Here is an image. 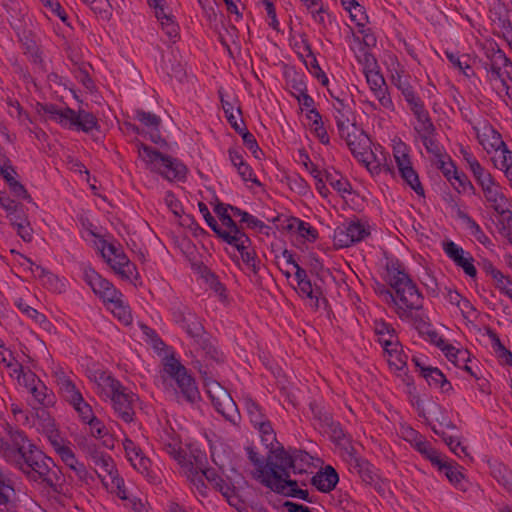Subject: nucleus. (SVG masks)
<instances>
[{"mask_svg": "<svg viewBox=\"0 0 512 512\" xmlns=\"http://www.w3.org/2000/svg\"><path fill=\"white\" fill-rule=\"evenodd\" d=\"M298 284L299 293L303 296H306L312 301V306L314 308L319 307V300L322 296V291L319 287H313L310 280L303 281Z\"/></svg>", "mask_w": 512, "mask_h": 512, "instance_id": "603ef678", "label": "nucleus"}, {"mask_svg": "<svg viewBox=\"0 0 512 512\" xmlns=\"http://www.w3.org/2000/svg\"><path fill=\"white\" fill-rule=\"evenodd\" d=\"M199 210L201 214L203 215L207 225L213 230V232L222 240V241H228L233 240L232 237H230L228 234L224 232V229L221 228L215 218L211 215L208 207L203 202H200L198 204Z\"/></svg>", "mask_w": 512, "mask_h": 512, "instance_id": "09e8293b", "label": "nucleus"}, {"mask_svg": "<svg viewBox=\"0 0 512 512\" xmlns=\"http://www.w3.org/2000/svg\"><path fill=\"white\" fill-rule=\"evenodd\" d=\"M326 181L340 194H350L352 186L350 182L337 172H325Z\"/></svg>", "mask_w": 512, "mask_h": 512, "instance_id": "49530a36", "label": "nucleus"}, {"mask_svg": "<svg viewBox=\"0 0 512 512\" xmlns=\"http://www.w3.org/2000/svg\"><path fill=\"white\" fill-rule=\"evenodd\" d=\"M15 483L12 473L0 464V512H16Z\"/></svg>", "mask_w": 512, "mask_h": 512, "instance_id": "6ab92c4d", "label": "nucleus"}, {"mask_svg": "<svg viewBox=\"0 0 512 512\" xmlns=\"http://www.w3.org/2000/svg\"><path fill=\"white\" fill-rule=\"evenodd\" d=\"M102 255L107 263L122 279L131 280L136 271L135 265L115 246L108 244L102 248Z\"/></svg>", "mask_w": 512, "mask_h": 512, "instance_id": "9d476101", "label": "nucleus"}, {"mask_svg": "<svg viewBox=\"0 0 512 512\" xmlns=\"http://www.w3.org/2000/svg\"><path fill=\"white\" fill-rule=\"evenodd\" d=\"M172 316L175 323L179 324L194 340L204 334L205 331L201 321L186 306L178 304L173 307Z\"/></svg>", "mask_w": 512, "mask_h": 512, "instance_id": "dca6fc26", "label": "nucleus"}, {"mask_svg": "<svg viewBox=\"0 0 512 512\" xmlns=\"http://www.w3.org/2000/svg\"><path fill=\"white\" fill-rule=\"evenodd\" d=\"M250 243V240L249 242L243 241L242 248L240 245L234 247L240 253L242 261L247 266V268L250 269L254 275H257L260 270V262L256 259V253L254 251L247 250Z\"/></svg>", "mask_w": 512, "mask_h": 512, "instance_id": "a18cd8bd", "label": "nucleus"}, {"mask_svg": "<svg viewBox=\"0 0 512 512\" xmlns=\"http://www.w3.org/2000/svg\"><path fill=\"white\" fill-rule=\"evenodd\" d=\"M335 120L338 133L345 140L351 153L359 161L368 164V156L372 154L369 136L355 123H351L349 119L336 116Z\"/></svg>", "mask_w": 512, "mask_h": 512, "instance_id": "0eeeda50", "label": "nucleus"}, {"mask_svg": "<svg viewBox=\"0 0 512 512\" xmlns=\"http://www.w3.org/2000/svg\"><path fill=\"white\" fill-rule=\"evenodd\" d=\"M291 455L294 462V474H301L305 472L304 466H309L311 464L312 457L302 450H295Z\"/></svg>", "mask_w": 512, "mask_h": 512, "instance_id": "680f3d73", "label": "nucleus"}, {"mask_svg": "<svg viewBox=\"0 0 512 512\" xmlns=\"http://www.w3.org/2000/svg\"><path fill=\"white\" fill-rule=\"evenodd\" d=\"M126 457L131 465L146 477H151V460L143 455L142 450L130 439L123 441Z\"/></svg>", "mask_w": 512, "mask_h": 512, "instance_id": "4be33fe9", "label": "nucleus"}, {"mask_svg": "<svg viewBox=\"0 0 512 512\" xmlns=\"http://www.w3.org/2000/svg\"><path fill=\"white\" fill-rule=\"evenodd\" d=\"M84 423L89 425L90 434L97 439H103L109 434L106 426L96 416H93L91 419H88Z\"/></svg>", "mask_w": 512, "mask_h": 512, "instance_id": "0e129e2a", "label": "nucleus"}, {"mask_svg": "<svg viewBox=\"0 0 512 512\" xmlns=\"http://www.w3.org/2000/svg\"><path fill=\"white\" fill-rule=\"evenodd\" d=\"M443 250L446 255L456 264V266L463 269L466 275L475 278L477 275L476 267L473 262L474 259L469 252L458 246L453 241H448L443 244Z\"/></svg>", "mask_w": 512, "mask_h": 512, "instance_id": "a211bd4d", "label": "nucleus"}, {"mask_svg": "<svg viewBox=\"0 0 512 512\" xmlns=\"http://www.w3.org/2000/svg\"><path fill=\"white\" fill-rule=\"evenodd\" d=\"M96 384L97 394L103 399L112 400L124 388L117 379L105 372L98 376Z\"/></svg>", "mask_w": 512, "mask_h": 512, "instance_id": "cd10ccee", "label": "nucleus"}, {"mask_svg": "<svg viewBox=\"0 0 512 512\" xmlns=\"http://www.w3.org/2000/svg\"><path fill=\"white\" fill-rule=\"evenodd\" d=\"M484 197L489 206L498 214L508 208V199L500 191V187L494 182L482 188Z\"/></svg>", "mask_w": 512, "mask_h": 512, "instance_id": "7c9ffc66", "label": "nucleus"}, {"mask_svg": "<svg viewBox=\"0 0 512 512\" xmlns=\"http://www.w3.org/2000/svg\"><path fill=\"white\" fill-rule=\"evenodd\" d=\"M133 119L140 122L143 134H149L151 141L158 143L160 135L158 134L159 119L157 115L138 109L135 110Z\"/></svg>", "mask_w": 512, "mask_h": 512, "instance_id": "bb28decb", "label": "nucleus"}, {"mask_svg": "<svg viewBox=\"0 0 512 512\" xmlns=\"http://www.w3.org/2000/svg\"><path fill=\"white\" fill-rule=\"evenodd\" d=\"M414 129L418 133L427 152L432 154L435 157V159L438 157L441 158V155H443V151L442 147L434 139L436 128L432 120H428L421 124H417L415 125Z\"/></svg>", "mask_w": 512, "mask_h": 512, "instance_id": "b1692460", "label": "nucleus"}, {"mask_svg": "<svg viewBox=\"0 0 512 512\" xmlns=\"http://www.w3.org/2000/svg\"><path fill=\"white\" fill-rule=\"evenodd\" d=\"M136 399L137 396L124 387L122 391L117 393L116 397L111 400L115 413L126 423H130L134 420V403Z\"/></svg>", "mask_w": 512, "mask_h": 512, "instance_id": "412c9836", "label": "nucleus"}, {"mask_svg": "<svg viewBox=\"0 0 512 512\" xmlns=\"http://www.w3.org/2000/svg\"><path fill=\"white\" fill-rule=\"evenodd\" d=\"M138 154L146 169L156 175L160 174V152L142 142L137 143Z\"/></svg>", "mask_w": 512, "mask_h": 512, "instance_id": "473e14b6", "label": "nucleus"}, {"mask_svg": "<svg viewBox=\"0 0 512 512\" xmlns=\"http://www.w3.org/2000/svg\"><path fill=\"white\" fill-rule=\"evenodd\" d=\"M45 421L46 425L44 426V433L55 452L70 443L60 434L53 419L48 416Z\"/></svg>", "mask_w": 512, "mask_h": 512, "instance_id": "58836bf2", "label": "nucleus"}, {"mask_svg": "<svg viewBox=\"0 0 512 512\" xmlns=\"http://www.w3.org/2000/svg\"><path fill=\"white\" fill-rule=\"evenodd\" d=\"M374 331L378 336V341L383 349L387 346H397L398 338L395 335L394 328L384 321H376Z\"/></svg>", "mask_w": 512, "mask_h": 512, "instance_id": "e433bc0d", "label": "nucleus"}, {"mask_svg": "<svg viewBox=\"0 0 512 512\" xmlns=\"http://www.w3.org/2000/svg\"><path fill=\"white\" fill-rule=\"evenodd\" d=\"M88 457L97 468L96 472L102 483L107 485L105 482L106 476L110 477L117 472L112 457L104 452L98 451L95 447H89Z\"/></svg>", "mask_w": 512, "mask_h": 512, "instance_id": "5701e85b", "label": "nucleus"}, {"mask_svg": "<svg viewBox=\"0 0 512 512\" xmlns=\"http://www.w3.org/2000/svg\"><path fill=\"white\" fill-rule=\"evenodd\" d=\"M139 327L144 336L143 340L151 345L156 352H159L160 347L157 332L144 323H140Z\"/></svg>", "mask_w": 512, "mask_h": 512, "instance_id": "338daca9", "label": "nucleus"}, {"mask_svg": "<svg viewBox=\"0 0 512 512\" xmlns=\"http://www.w3.org/2000/svg\"><path fill=\"white\" fill-rule=\"evenodd\" d=\"M470 170L472 171L473 176L475 177L477 183L481 186V188L488 185H492V183L495 182L492 175L489 172H487L481 166L480 163L477 165L474 164V167Z\"/></svg>", "mask_w": 512, "mask_h": 512, "instance_id": "69168bd1", "label": "nucleus"}, {"mask_svg": "<svg viewBox=\"0 0 512 512\" xmlns=\"http://www.w3.org/2000/svg\"><path fill=\"white\" fill-rule=\"evenodd\" d=\"M201 473L204 475L205 479L217 490L219 491L228 501L230 498L235 495L234 487L226 482L215 469L205 468L204 465L199 467Z\"/></svg>", "mask_w": 512, "mask_h": 512, "instance_id": "c85d7f7f", "label": "nucleus"}, {"mask_svg": "<svg viewBox=\"0 0 512 512\" xmlns=\"http://www.w3.org/2000/svg\"><path fill=\"white\" fill-rule=\"evenodd\" d=\"M230 211L232 212L233 216H239L241 218L240 222L246 223L249 228L262 229L265 227V224L262 221L250 215L248 212L242 211L238 207H230Z\"/></svg>", "mask_w": 512, "mask_h": 512, "instance_id": "e2e57ef3", "label": "nucleus"}, {"mask_svg": "<svg viewBox=\"0 0 512 512\" xmlns=\"http://www.w3.org/2000/svg\"><path fill=\"white\" fill-rule=\"evenodd\" d=\"M246 451H247L248 459L256 467V472L254 474V477L262 483V479L265 476L266 463L258 455V453L254 450L253 447L248 446L246 448Z\"/></svg>", "mask_w": 512, "mask_h": 512, "instance_id": "13d9d810", "label": "nucleus"}, {"mask_svg": "<svg viewBox=\"0 0 512 512\" xmlns=\"http://www.w3.org/2000/svg\"><path fill=\"white\" fill-rule=\"evenodd\" d=\"M43 111L48 114L52 120L65 127L76 128L85 133L99 129L96 116L84 109H79L78 111L69 107L60 109L54 104H47L43 107Z\"/></svg>", "mask_w": 512, "mask_h": 512, "instance_id": "39448f33", "label": "nucleus"}, {"mask_svg": "<svg viewBox=\"0 0 512 512\" xmlns=\"http://www.w3.org/2000/svg\"><path fill=\"white\" fill-rule=\"evenodd\" d=\"M405 321H410L413 327L423 337L432 329V325L429 323L428 318L415 311H412V317H409Z\"/></svg>", "mask_w": 512, "mask_h": 512, "instance_id": "052dcab7", "label": "nucleus"}, {"mask_svg": "<svg viewBox=\"0 0 512 512\" xmlns=\"http://www.w3.org/2000/svg\"><path fill=\"white\" fill-rule=\"evenodd\" d=\"M364 75L366 77L367 83L371 91L378 99L380 105L385 109L393 110V101L387 92L388 87L386 85L385 79L383 75L379 72L378 68L375 70H369Z\"/></svg>", "mask_w": 512, "mask_h": 512, "instance_id": "aec40b11", "label": "nucleus"}, {"mask_svg": "<svg viewBox=\"0 0 512 512\" xmlns=\"http://www.w3.org/2000/svg\"><path fill=\"white\" fill-rule=\"evenodd\" d=\"M68 403L74 408L79 418L83 422L95 416L92 407L84 400L82 394L74 398V400L69 401Z\"/></svg>", "mask_w": 512, "mask_h": 512, "instance_id": "864d4df0", "label": "nucleus"}, {"mask_svg": "<svg viewBox=\"0 0 512 512\" xmlns=\"http://www.w3.org/2000/svg\"><path fill=\"white\" fill-rule=\"evenodd\" d=\"M325 431L330 435L331 440L338 446H341L345 451V447L351 444L350 436L347 435L339 422L333 421L325 428ZM345 452L343 453V457Z\"/></svg>", "mask_w": 512, "mask_h": 512, "instance_id": "37998d69", "label": "nucleus"}, {"mask_svg": "<svg viewBox=\"0 0 512 512\" xmlns=\"http://www.w3.org/2000/svg\"><path fill=\"white\" fill-rule=\"evenodd\" d=\"M387 276L393 292L385 289L381 293L387 301L395 305V312L401 320L412 317V311L422 310L423 296L402 264L398 261L388 264Z\"/></svg>", "mask_w": 512, "mask_h": 512, "instance_id": "f03ea898", "label": "nucleus"}, {"mask_svg": "<svg viewBox=\"0 0 512 512\" xmlns=\"http://www.w3.org/2000/svg\"><path fill=\"white\" fill-rule=\"evenodd\" d=\"M7 217L9 218L11 224L14 226H18L20 223L28 220L26 214L24 213L23 206L19 204H14V207H11L10 210H6Z\"/></svg>", "mask_w": 512, "mask_h": 512, "instance_id": "774afa93", "label": "nucleus"}, {"mask_svg": "<svg viewBox=\"0 0 512 512\" xmlns=\"http://www.w3.org/2000/svg\"><path fill=\"white\" fill-rule=\"evenodd\" d=\"M162 31L173 44L180 39V28L173 15L162 12Z\"/></svg>", "mask_w": 512, "mask_h": 512, "instance_id": "de8ad7c7", "label": "nucleus"}, {"mask_svg": "<svg viewBox=\"0 0 512 512\" xmlns=\"http://www.w3.org/2000/svg\"><path fill=\"white\" fill-rule=\"evenodd\" d=\"M273 492L286 496L295 497L310 502L307 490L300 489L296 480L284 481L283 485L275 486Z\"/></svg>", "mask_w": 512, "mask_h": 512, "instance_id": "ea45409f", "label": "nucleus"}, {"mask_svg": "<svg viewBox=\"0 0 512 512\" xmlns=\"http://www.w3.org/2000/svg\"><path fill=\"white\" fill-rule=\"evenodd\" d=\"M27 261L30 263V270L33 272L34 276L41 281L43 286L55 293H62L65 291L66 285L57 275L48 271L44 267L35 264L30 259H27Z\"/></svg>", "mask_w": 512, "mask_h": 512, "instance_id": "393cba45", "label": "nucleus"}, {"mask_svg": "<svg viewBox=\"0 0 512 512\" xmlns=\"http://www.w3.org/2000/svg\"><path fill=\"white\" fill-rule=\"evenodd\" d=\"M51 376L58 388V393L65 401L74 400V398L82 394L75 382L77 377L72 371L58 365L52 368Z\"/></svg>", "mask_w": 512, "mask_h": 512, "instance_id": "4468645a", "label": "nucleus"}, {"mask_svg": "<svg viewBox=\"0 0 512 512\" xmlns=\"http://www.w3.org/2000/svg\"><path fill=\"white\" fill-rule=\"evenodd\" d=\"M164 150H171V146L162 139V178L170 182L184 181L188 168L182 161L166 154Z\"/></svg>", "mask_w": 512, "mask_h": 512, "instance_id": "f3484780", "label": "nucleus"}, {"mask_svg": "<svg viewBox=\"0 0 512 512\" xmlns=\"http://www.w3.org/2000/svg\"><path fill=\"white\" fill-rule=\"evenodd\" d=\"M167 425L169 428L164 431L165 437L162 436V449H164L182 467L189 466L187 470V477L197 490L204 495L206 484L203 478L205 477L199 469L201 465H204L202 462L203 457H196L195 464L192 462L187 463L186 452L182 448V441L179 434L176 432L175 428L171 426L169 420H167Z\"/></svg>", "mask_w": 512, "mask_h": 512, "instance_id": "20e7f679", "label": "nucleus"}, {"mask_svg": "<svg viewBox=\"0 0 512 512\" xmlns=\"http://www.w3.org/2000/svg\"><path fill=\"white\" fill-rule=\"evenodd\" d=\"M293 463L292 455L288 454L283 448L275 450L273 456L266 461V471L262 484L273 491L275 486L283 485L284 481L291 480L290 471L292 470L294 473Z\"/></svg>", "mask_w": 512, "mask_h": 512, "instance_id": "6e6552de", "label": "nucleus"}, {"mask_svg": "<svg viewBox=\"0 0 512 512\" xmlns=\"http://www.w3.org/2000/svg\"><path fill=\"white\" fill-rule=\"evenodd\" d=\"M421 375L430 386L440 388L443 393H450L453 390L451 383L442 371L436 367H421Z\"/></svg>", "mask_w": 512, "mask_h": 512, "instance_id": "72a5a7b5", "label": "nucleus"}, {"mask_svg": "<svg viewBox=\"0 0 512 512\" xmlns=\"http://www.w3.org/2000/svg\"><path fill=\"white\" fill-rule=\"evenodd\" d=\"M459 215L465 221L471 235H473L479 243L485 246L491 243L490 239L486 236L481 227L470 216L465 213H460Z\"/></svg>", "mask_w": 512, "mask_h": 512, "instance_id": "5fc2aeb1", "label": "nucleus"}, {"mask_svg": "<svg viewBox=\"0 0 512 512\" xmlns=\"http://www.w3.org/2000/svg\"><path fill=\"white\" fill-rule=\"evenodd\" d=\"M83 278L93 292L103 300L105 305L121 293L111 282L104 279L91 267L84 268Z\"/></svg>", "mask_w": 512, "mask_h": 512, "instance_id": "ddd939ff", "label": "nucleus"}, {"mask_svg": "<svg viewBox=\"0 0 512 512\" xmlns=\"http://www.w3.org/2000/svg\"><path fill=\"white\" fill-rule=\"evenodd\" d=\"M162 370L175 381L181 395L188 403H195L200 399V393L194 378L188 369L181 363L175 350L162 341Z\"/></svg>", "mask_w": 512, "mask_h": 512, "instance_id": "7ed1b4c3", "label": "nucleus"}, {"mask_svg": "<svg viewBox=\"0 0 512 512\" xmlns=\"http://www.w3.org/2000/svg\"><path fill=\"white\" fill-rule=\"evenodd\" d=\"M165 203L173 215L179 219L181 226H189L193 222V218L184 213L181 202L171 192L166 193Z\"/></svg>", "mask_w": 512, "mask_h": 512, "instance_id": "a19ab883", "label": "nucleus"}, {"mask_svg": "<svg viewBox=\"0 0 512 512\" xmlns=\"http://www.w3.org/2000/svg\"><path fill=\"white\" fill-rule=\"evenodd\" d=\"M194 341L199 346L207 360L216 363H221L224 361V354L217 348L214 340L205 332L202 334V336H199V338H196Z\"/></svg>", "mask_w": 512, "mask_h": 512, "instance_id": "f704fd0d", "label": "nucleus"}, {"mask_svg": "<svg viewBox=\"0 0 512 512\" xmlns=\"http://www.w3.org/2000/svg\"><path fill=\"white\" fill-rule=\"evenodd\" d=\"M414 447L434 466L441 464V461L445 457L442 456L437 450H435L428 441L421 438L415 441Z\"/></svg>", "mask_w": 512, "mask_h": 512, "instance_id": "c03bdc74", "label": "nucleus"}, {"mask_svg": "<svg viewBox=\"0 0 512 512\" xmlns=\"http://www.w3.org/2000/svg\"><path fill=\"white\" fill-rule=\"evenodd\" d=\"M5 431L6 437L0 434V458L29 480L53 487V459L46 456L22 430L7 424Z\"/></svg>", "mask_w": 512, "mask_h": 512, "instance_id": "f257e3e1", "label": "nucleus"}, {"mask_svg": "<svg viewBox=\"0 0 512 512\" xmlns=\"http://www.w3.org/2000/svg\"><path fill=\"white\" fill-rule=\"evenodd\" d=\"M245 407L249 415L250 421L254 425V427L260 424L262 421H265V419L267 418L263 413L260 405L251 398L245 399Z\"/></svg>", "mask_w": 512, "mask_h": 512, "instance_id": "4d7b16f0", "label": "nucleus"}, {"mask_svg": "<svg viewBox=\"0 0 512 512\" xmlns=\"http://www.w3.org/2000/svg\"><path fill=\"white\" fill-rule=\"evenodd\" d=\"M338 481V473L330 465H327L323 470L317 472L311 478V484L323 493L332 491L337 485Z\"/></svg>", "mask_w": 512, "mask_h": 512, "instance_id": "a878e982", "label": "nucleus"}, {"mask_svg": "<svg viewBox=\"0 0 512 512\" xmlns=\"http://www.w3.org/2000/svg\"><path fill=\"white\" fill-rule=\"evenodd\" d=\"M356 57L358 62L363 66L364 74L367 73L369 70H375L378 68L376 58L373 56L372 53L369 52L367 47H361Z\"/></svg>", "mask_w": 512, "mask_h": 512, "instance_id": "bf43d9fd", "label": "nucleus"}, {"mask_svg": "<svg viewBox=\"0 0 512 512\" xmlns=\"http://www.w3.org/2000/svg\"><path fill=\"white\" fill-rule=\"evenodd\" d=\"M230 207H233L229 204L218 203L214 212L219 217L222 225L226 228L224 232L232 237L233 240L225 241L227 244L231 246H241L244 242H249V237L244 233L242 228L236 224V222L232 219V216L228 213Z\"/></svg>", "mask_w": 512, "mask_h": 512, "instance_id": "9b49d317", "label": "nucleus"}, {"mask_svg": "<svg viewBox=\"0 0 512 512\" xmlns=\"http://www.w3.org/2000/svg\"><path fill=\"white\" fill-rule=\"evenodd\" d=\"M384 352L387 356V362L390 367L395 368L396 370H402L407 363V355L403 352L402 346L399 341H397V346H387L384 348Z\"/></svg>", "mask_w": 512, "mask_h": 512, "instance_id": "79ce46f5", "label": "nucleus"}, {"mask_svg": "<svg viewBox=\"0 0 512 512\" xmlns=\"http://www.w3.org/2000/svg\"><path fill=\"white\" fill-rule=\"evenodd\" d=\"M194 367L197 368L202 375L205 386L207 387V393L217 412L225 419L234 421L237 406L228 391L212 378L207 365H203L200 361L196 360Z\"/></svg>", "mask_w": 512, "mask_h": 512, "instance_id": "423d86ee", "label": "nucleus"}, {"mask_svg": "<svg viewBox=\"0 0 512 512\" xmlns=\"http://www.w3.org/2000/svg\"><path fill=\"white\" fill-rule=\"evenodd\" d=\"M286 229L296 231L301 237L311 242H314L318 237V232L315 228L296 217H290L287 220Z\"/></svg>", "mask_w": 512, "mask_h": 512, "instance_id": "4c0bfd02", "label": "nucleus"}, {"mask_svg": "<svg viewBox=\"0 0 512 512\" xmlns=\"http://www.w3.org/2000/svg\"><path fill=\"white\" fill-rule=\"evenodd\" d=\"M436 467L443 471L448 480L453 484H458L463 479V474L458 470L456 463L448 461L446 457Z\"/></svg>", "mask_w": 512, "mask_h": 512, "instance_id": "3c124183", "label": "nucleus"}, {"mask_svg": "<svg viewBox=\"0 0 512 512\" xmlns=\"http://www.w3.org/2000/svg\"><path fill=\"white\" fill-rule=\"evenodd\" d=\"M404 99L406 100L410 110L417 119V124H421L431 120L429 112L426 110L423 101L414 91V89H404Z\"/></svg>", "mask_w": 512, "mask_h": 512, "instance_id": "2f4dec72", "label": "nucleus"}, {"mask_svg": "<svg viewBox=\"0 0 512 512\" xmlns=\"http://www.w3.org/2000/svg\"><path fill=\"white\" fill-rule=\"evenodd\" d=\"M27 392L32 396L33 400L42 407H51L56 402L54 392L49 389L41 379L30 386Z\"/></svg>", "mask_w": 512, "mask_h": 512, "instance_id": "c756f323", "label": "nucleus"}, {"mask_svg": "<svg viewBox=\"0 0 512 512\" xmlns=\"http://www.w3.org/2000/svg\"><path fill=\"white\" fill-rule=\"evenodd\" d=\"M400 175L417 195L424 196V188L422 187L418 174L413 167L404 169V171L400 172Z\"/></svg>", "mask_w": 512, "mask_h": 512, "instance_id": "6e6d98bb", "label": "nucleus"}, {"mask_svg": "<svg viewBox=\"0 0 512 512\" xmlns=\"http://www.w3.org/2000/svg\"><path fill=\"white\" fill-rule=\"evenodd\" d=\"M107 308L111 310L113 315L124 325L128 326L132 323L133 317L129 306L123 299V294L120 293L117 297L113 298L106 304Z\"/></svg>", "mask_w": 512, "mask_h": 512, "instance_id": "c9c22d12", "label": "nucleus"}, {"mask_svg": "<svg viewBox=\"0 0 512 512\" xmlns=\"http://www.w3.org/2000/svg\"><path fill=\"white\" fill-rule=\"evenodd\" d=\"M498 215L500 216L497 224L499 233L512 245V212L507 208L503 213H498Z\"/></svg>", "mask_w": 512, "mask_h": 512, "instance_id": "8fccbe9b", "label": "nucleus"}, {"mask_svg": "<svg viewBox=\"0 0 512 512\" xmlns=\"http://www.w3.org/2000/svg\"><path fill=\"white\" fill-rule=\"evenodd\" d=\"M345 461L352 473H356L366 484H373L377 479L374 466L366 459L356 455V450L352 445L345 447Z\"/></svg>", "mask_w": 512, "mask_h": 512, "instance_id": "2eb2a0df", "label": "nucleus"}, {"mask_svg": "<svg viewBox=\"0 0 512 512\" xmlns=\"http://www.w3.org/2000/svg\"><path fill=\"white\" fill-rule=\"evenodd\" d=\"M369 235L370 230L363 223L350 221L334 230L333 240L337 247L346 248L364 240Z\"/></svg>", "mask_w": 512, "mask_h": 512, "instance_id": "1a4fd4ad", "label": "nucleus"}, {"mask_svg": "<svg viewBox=\"0 0 512 512\" xmlns=\"http://www.w3.org/2000/svg\"><path fill=\"white\" fill-rule=\"evenodd\" d=\"M487 57L485 68L493 79H499L502 85H506V79L512 81V62L502 50L492 49Z\"/></svg>", "mask_w": 512, "mask_h": 512, "instance_id": "f8f14e48", "label": "nucleus"}]
</instances>
